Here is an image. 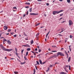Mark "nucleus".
Returning a JSON list of instances; mask_svg holds the SVG:
<instances>
[{"label":"nucleus","instance_id":"nucleus-33","mask_svg":"<svg viewBox=\"0 0 74 74\" xmlns=\"http://www.w3.org/2000/svg\"><path fill=\"white\" fill-rule=\"evenodd\" d=\"M65 53L66 55H68V54L67 53V52H66V51H65Z\"/></svg>","mask_w":74,"mask_h":74},{"label":"nucleus","instance_id":"nucleus-19","mask_svg":"<svg viewBox=\"0 0 74 74\" xmlns=\"http://www.w3.org/2000/svg\"><path fill=\"white\" fill-rule=\"evenodd\" d=\"M38 50H38L39 52H41V49H40L39 48H38Z\"/></svg>","mask_w":74,"mask_h":74},{"label":"nucleus","instance_id":"nucleus-35","mask_svg":"<svg viewBox=\"0 0 74 74\" xmlns=\"http://www.w3.org/2000/svg\"><path fill=\"white\" fill-rule=\"evenodd\" d=\"M51 52H57V51H52Z\"/></svg>","mask_w":74,"mask_h":74},{"label":"nucleus","instance_id":"nucleus-8","mask_svg":"<svg viewBox=\"0 0 74 74\" xmlns=\"http://www.w3.org/2000/svg\"><path fill=\"white\" fill-rule=\"evenodd\" d=\"M7 42H8L9 45H11V42L10 41V40L7 41Z\"/></svg>","mask_w":74,"mask_h":74},{"label":"nucleus","instance_id":"nucleus-42","mask_svg":"<svg viewBox=\"0 0 74 74\" xmlns=\"http://www.w3.org/2000/svg\"><path fill=\"white\" fill-rule=\"evenodd\" d=\"M50 32V31H49V32H48V33H47V34L46 35H47V36H48V34H49V33Z\"/></svg>","mask_w":74,"mask_h":74},{"label":"nucleus","instance_id":"nucleus-17","mask_svg":"<svg viewBox=\"0 0 74 74\" xmlns=\"http://www.w3.org/2000/svg\"><path fill=\"white\" fill-rule=\"evenodd\" d=\"M70 47H71V45L69 46V48L70 50V51L71 52V48H70Z\"/></svg>","mask_w":74,"mask_h":74},{"label":"nucleus","instance_id":"nucleus-54","mask_svg":"<svg viewBox=\"0 0 74 74\" xmlns=\"http://www.w3.org/2000/svg\"><path fill=\"white\" fill-rule=\"evenodd\" d=\"M16 52V53L15 54H16V55H18V54H19L17 53V52Z\"/></svg>","mask_w":74,"mask_h":74},{"label":"nucleus","instance_id":"nucleus-14","mask_svg":"<svg viewBox=\"0 0 74 74\" xmlns=\"http://www.w3.org/2000/svg\"><path fill=\"white\" fill-rule=\"evenodd\" d=\"M34 42L33 41V40H32L31 42V44H33Z\"/></svg>","mask_w":74,"mask_h":74},{"label":"nucleus","instance_id":"nucleus-57","mask_svg":"<svg viewBox=\"0 0 74 74\" xmlns=\"http://www.w3.org/2000/svg\"><path fill=\"white\" fill-rule=\"evenodd\" d=\"M33 53L34 55H36V54L34 52V53Z\"/></svg>","mask_w":74,"mask_h":74},{"label":"nucleus","instance_id":"nucleus-56","mask_svg":"<svg viewBox=\"0 0 74 74\" xmlns=\"http://www.w3.org/2000/svg\"><path fill=\"white\" fill-rule=\"evenodd\" d=\"M67 40H65V42L66 43V42H67Z\"/></svg>","mask_w":74,"mask_h":74},{"label":"nucleus","instance_id":"nucleus-29","mask_svg":"<svg viewBox=\"0 0 74 74\" xmlns=\"http://www.w3.org/2000/svg\"><path fill=\"white\" fill-rule=\"evenodd\" d=\"M67 1L68 3H70V0H67Z\"/></svg>","mask_w":74,"mask_h":74},{"label":"nucleus","instance_id":"nucleus-39","mask_svg":"<svg viewBox=\"0 0 74 74\" xmlns=\"http://www.w3.org/2000/svg\"><path fill=\"white\" fill-rule=\"evenodd\" d=\"M34 73H36V69H34Z\"/></svg>","mask_w":74,"mask_h":74},{"label":"nucleus","instance_id":"nucleus-47","mask_svg":"<svg viewBox=\"0 0 74 74\" xmlns=\"http://www.w3.org/2000/svg\"><path fill=\"white\" fill-rule=\"evenodd\" d=\"M36 37L37 38V39H38V36H36Z\"/></svg>","mask_w":74,"mask_h":74},{"label":"nucleus","instance_id":"nucleus-38","mask_svg":"<svg viewBox=\"0 0 74 74\" xmlns=\"http://www.w3.org/2000/svg\"><path fill=\"white\" fill-rule=\"evenodd\" d=\"M25 62H22V63H21V64H25Z\"/></svg>","mask_w":74,"mask_h":74},{"label":"nucleus","instance_id":"nucleus-23","mask_svg":"<svg viewBox=\"0 0 74 74\" xmlns=\"http://www.w3.org/2000/svg\"><path fill=\"white\" fill-rule=\"evenodd\" d=\"M73 36H71V35H70V38H73Z\"/></svg>","mask_w":74,"mask_h":74},{"label":"nucleus","instance_id":"nucleus-13","mask_svg":"<svg viewBox=\"0 0 74 74\" xmlns=\"http://www.w3.org/2000/svg\"><path fill=\"white\" fill-rule=\"evenodd\" d=\"M25 4H27V5H30V3H28V2L25 3Z\"/></svg>","mask_w":74,"mask_h":74},{"label":"nucleus","instance_id":"nucleus-27","mask_svg":"<svg viewBox=\"0 0 74 74\" xmlns=\"http://www.w3.org/2000/svg\"><path fill=\"white\" fill-rule=\"evenodd\" d=\"M5 41H7V40L4 39L3 40V42H5Z\"/></svg>","mask_w":74,"mask_h":74},{"label":"nucleus","instance_id":"nucleus-22","mask_svg":"<svg viewBox=\"0 0 74 74\" xmlns=\"http://www.w3.org/2000/svg\"><path fill=\"white\" fill-rule=\"evenodd\" d=\"M23 33L24 36H27L26 34H25V32H23Z\"/></svg>","mask_w":74,"mask_h":74},{"label":"nucleus","instance_id":"nucleus-6","mask_svg":"<svg viewBox=\"0 0 74 74\" xmlns=\"http://www.w3.org/2000/svg\"><path fill=\"white\" fill-rule=\"evenodd\" d=\"M58 55H56V54L54 55L53 56H52V57L50 58H56V57H58Z\"/></svg>","mask_w":74,"mask_h":74},{"label":"nucleus","instance_id":"nucleus-44","mask_svg":"<svg viewBox=\"0 0 74 74\" xmlns=\"http://www.w3.org/2000/svg\"><path fill=\"white\" fill-rule=\"evenodd\" d=\"M28 14H29V12L28 11H27V15Z\"/></svg>","mask_w":74,"mask_h":74},{"label":"nucleus","instance_id":"nucleus-10","mask_svg":"<svg viewBox=\"0 0 74 74\" xmlns=\"http://www.w3.org/2000/svg\"><path fill=\"white\" fill-rule=\"evenodd\" d=\"M7 29H8V27H7V26H4V30H7Z\"/></svg>","mask_w":74,"mask_h":74},{"label":"nucleus","instance_id":"nucleus-11","mask_svg":"<svg viewBox=\"0 0 74 74\" xmlns=\"http://www.w3.org/2000/svg\"><path fill=\"white\" fill-rule=\"evenodd\" d=\"M71 59V57H70L69 58H68V62H69L70 61V59Z\"/></svg>","mask_w":74,"mask_h":74},{"label":"nucleus","instance_id":"nucleus-26","mask_svg":"<svg viewBox=\"0 0 74 74\" xmlns=\"http://www.w3.org/2000/svg\"><path fill=\"white\" fill-rule=\"evenodd\" d=\"M36 63L37 64H38V65L40 64V63H39V62H38V61H36Z\"/></svg>","mask_w":74,"mask_h":74},{"label":"nucleus","instance_id":"nucleus-60","mask_svg":"<svg viewBox=\"0 0 74 74\" xmlns=\"http://www.w3.org/2000/svg\"><path fill=\"white\" fill-rule=\"evenodd\" d=\"M63 18L62 17L60 19V20H61V19H62Z\"/></svg>","mask_w":74,"mask_h":74},{"label":"nucleus","instance_id":"nucleus-25","mask_svg":"<svg viewBox=\"0 0 74 74\" xmlns=\"http://www.w3.org/2000/svg\"><path fill=\"white\" fill-rule=\"evenodd\" d=\"M48 70L46 71V72H48L49 71V68H48Z\"/></svg>","mask_w":74,"mask_h":74},{"label":"nucleus","instance_id":"nucleus-12","mask_svg":"<svg viewBox=\"0 0 74 74\" xmlns=\"http://www.w3.org/2000/svg\"><path fill=\"white\" fill-rule=\"evenodd\" d=\"M39 60L40 64H42V61H41V60L40 59H39Z\"/></svg>","mask_w":74,"mask_h":74},{"label":"nucleus","instance_id":"nucleus-45","mask_svg":"<svg viewBox=\"0 0 74 74\" xmlns=\"http://www.w3.org/2000/svg\"><path fill=\"white\" fill-rule=\"evenodd\" d=\"M65 70V71H66V73H68V71H67V69H66V70Z\"/></svg>","mask_w":74,"mask_h":74},{"label":"nucleus","instance_id":"nucleus-49","mask_svg":"<svg viewBox=\"0 0 74 74\" xmlns=\"http://www.w3.org/2000/svg\"><path fill=\"white\" fill-rule=\"evenodd\" d=\"M10 59H11V60H14V58H11Z\"/></svg>","mask_w":74,"mask_h":74},{"label":"nucleus","instance_id":"nucleus-62","mask_svg":"<svg viewBox=\"0 0 74 74\" xmlns=\"http://www.w3.org/2000/svg\"><path fill=\"white\" fill-rule=\"evenodd\" d=\"M54 71H55V72H56L57 71L55 69H54Z\"/></svg>","mask_w":74,"mask_h":74},{"label":"nucleus","instance_id":"nucleus-2","mask_svg":"<svg viewBox=\"0 0 74 74\" xmlns=\"http://www.w3.org/2000/svg\"><path fill=\"white\" fill-rule=\"evenodd\" d=\"M63 10H61L58 12V11H53V15H55V14H59V13L62 12H63Z\"/></svg>","mask_w":74,"mask_h":74},{"label":"nucleus","instance_id":"nucleus-46","mask_svg":"<svg viewBox=\"0 0 74 74\" xmlns=\"http://www.w3.org/2000/svg\"><path fill=\"white\" fill-rule=\"evenodd\" d=\"M38 1H42V0H37Z\"/></svg>","mask_w":74,"mask_h":74},{"label":"nucleus","instance_id":"nucleus-1","mask_svg":"<svg viewBox=\"0 0 74 74\" xmlns=\"http://www.w3.org/2000/svg\"><path fill=\"white\" fill-rule=\"evenodd\" d=\"M0 47L3 50L5 51H8V52H10V51H13L12 49H7L5 48L4 46L2 44L0 45Z\"/></svg>","mask_w":74,"mask_h":74},{"label":"nucleus","instance_id":"nucleus-58","mask_svg":"<svg viewBox=\"0 0 74 74\" xmlns=\"http://www.w3.org/2000/svg\"><path fill=\"white\" fill-rule=\"evenodd\" d=\"M52 47H56V46H52Z\"/></svg>","mask_w":74,"mask_h":74},{"label":"nucleus","instance_id":"nucleus-3","mask_svg":"<svg viewBox=\"0 0 74 74\" xmlns=\"http://www.w3.org/2000/svg\"><path fill=\"white\" fill-rule=\"evenodd\" d=\"M57 55H58V56H59V55H60V56H64V54L61 52H58L57 53Z\"/></svg>","mask_w":74,"mask_h":74},{"label":"nucleus","instance_id":"nucleus-53","mask_svg":"<svg viewBox=\"0 0 74 74\" xmlns=\"http://www.w3.org/2000/svg\"><path fill=\"white\" fill-rule=\"evenodd\" d=\"M35 51H37V48L35 49Z\"/></svg>","mask_w":74,"mask_h":74},{"label":"nucleus","instance_id":"nucleus-32","mask_svg":"<svg viewBox=\"0 0 74 74\" xmlns=\"http://www.w3.org/2000/svg\"><path fill=\"white\" fill-rule=\"evenodd\" d=\"M63 14L62 13L60 15V16H63Z\"/></svg>","mask_w":74,"mask_h":74},{"label":"nucleus","instance_id":"nucleus-37","mask_svg":"<svg viewBox=\"0 0 74 74\" xmlns=\"http://www.w3.org/2000/svg\"><path fill=\"white\" fill-rule=\"evenodd\" d=\"M49 67H53V65H50Z\"/></svg>","mask_w":74,"mask_h":74},{"label":"nucleus","instance_id":"nucleus-30","mask_svg":"<svg viewBox=\"0 0 74 74\" xmlns=\"http://www.w3.org/2000/svg\"><path fill=\"white\" fill-rule=\"evenodd\" d=\"M40 34L39 33H38L36 35V36H38V35Z\"/></svg>","mask_w":74,"mask_h":74},{"label":"nucleus","instance_id":"nucleus-16","mask_svg":"<svg viewBox=\"0 0 74 74\" xmlns=\"http://www.w3.org/2000/svg\"><path fill=\"white\" fill-rule=\"evenodd\" d=\"M39 24H40V23L36 24L35 25V26H38V25H39Z\"/></svg>","mask_w":74,"mask_h":74},{"label":"nucleus","instance_id":"nucleus-7","mask_svg":"<svg viewBox=\"0 0 74 74\" xmlns=\"http://www.w3.org/2000/svg\"><path fill=\"white\" fill-rule=\"evenodd\" d=\"M38 14H36L34 13H31L30 14V15H38Z\"/></svg>","mask_w":74,"mask_h":74},{"label":"nucleus","instance_id":"nucleus-34","mask_svg":"<svg viewBox=\"0 0 74 74\" xmlns=\"http://www.w3.org/2000/svg\"><path fill=\"white\" fill-rule=\"evenodd\" d=\"M28 51L26 53V56H27V55H28Z\"/></svg>","mask_w":74,"mask_h":74},{"label":"nucleus","instance_id":"nucleus-24","mask_svg":"<svg viewBox=\"0 0 74 74\" xmlns=\"http://www.w3.org/2000/svg\"><path fill=\"white\" fill-rule=\"evenodd\" d=\"M69 70H71V67L69 65Z\"/></svg>","mask_w":74,"mask_h":74},{"label":"nucleus","instance_id":"nucleus-61","mask_svg":"<svg viewBox=\"0 0 74 74\" xmlns=\"http://www.w3.org/2000/svg\"><path fill=\"white\" fill-rule=\"evenodd\" d=\"M25 15H26V14H25L23 16V17H25Z\"/></svg>","mask_w":74,"mask_h":74},{"label":"nucleus","instance_id":"nucleus-4","mask_svg":"<svg viewBox=\"0 0 74 74\" xmlns=\"http://www.w3.org/2000/svg\"><path fill=\"white\" fill-rule=\"evenodd\" d=\"M73 24V23L72 21L71 20H69V26H71V25H72Z\"/></svg>","mask_w":74,"mask_h":74},{"label":"nucleus","instance_id":"nucleus-20","mask_svg":"<svg viewBox=\"0 0 74 74\" xmlns=\"http://www.w3.org/2000/svg\"><path fill=\"white\" fill-rule=\"evenodd\" d=\"M14 73L15 74H18V72L16 71H14Z\"/></svg>","mask_w":74,"mask_h":74},{"label":"nucleus","instance_id":"nucleus-55","mask_svg":"<svg viewBox=\"0 0 74 74\" xmlns=\"http://www.w3.org/2000/svg\"><path fill=\"white\" fill-rule=\"evenodd\" d=\"M25 8H29V6H26L25 7Z\"/></svg>","mask_w":74,"mask_h":74},{"label":"nucleus","instance_id":"nucleus-18","mask_svg":"<svg viewBox=\"0 0 74 74\" xmlns=\"http://www.w3.org/2000/svg\"><path fill=\"white\" fill-rule=\"evenodd\" d=\"M32 8H31L30 9H29V12H32Z\"/></svg>","mask_w":74,"mask_h":74},{"label":"nucleus","instance_id":"nucleus-51","mask_svg":"<svg viewBox=\"0 0 74 74\" xmlns=\"http://www.w3.org/2000/svg\"><path fill=\"white\" fill-rule=\"evenodd\" d=\"M46 5H47L48 6V5H49V3H46Z\"/></svg>","mask_w":74,"mask_h":74},{"label":"nucleus","instance_id":"nucleus-43","mask_svg":"<svg viewBox=\"0 0 74 74\" xmlns=\"http://www.w3.org/2000/svg\"><path fill=\"white\" fill-rule=\"evenodd\" d=\"M13 8L14 9H17L16 7H13Z\"/></svg>","mask_w":74,"mask_h":74},{"label":"nucleus","instance_id":"nucleus-41","mask_svg":"<svg viewBox=\"0 0 74 74\" xmlns=\"http://www.w3.org/2000/svg\"><path fill=\"white\" fill-rule=\"evenodd\" d=\"M46 62H43L42 64H45V63Z\"/></svg>","mask_w":74,"mask_h":74},{"label":"nucleus","instance_id":"nucleus-28","mask_svg":"<svg viewBox=\"0 0 74 74\" xmlns=\"http://www.w3.org/2000/svg\"><path fill=\"white\" fill-rule=\"evenodd\" d=\"M11 29H9L8 30V32H11Z\"/></svg>","mask_w":74,"mask_h":74},{"label":"nucleus","instance_id":"nucleus-59","mask_svg":"<svg viewBox=\"0 0 74 74\" xmlns=\"http://www.w3.org/2000/svg\"><path fill=\"white\" fill-rule=\"evenodd\" d=\"M64 70H66V67L64 68Z\"/></svg>","mask_w":74,"mask_h":74},{"label":"nucleus","instance_id":"nucleus-40","mask_svg":"<svg viewBox=\"0 0 74 74\" xmlns=\"http://www.w3.org/2000/svg\"><path fill=\"white\" fill-rule=\"evenodd\" d=\"M14 37H16V35L15 34L14 35Z\"/></svg>","mask_w":74,"mask_h":74},{"label":"nucleus","instance_id":"nucleus-36","mask_svg":"<svg viewBox=\"0 0 74 74\" xmlns=\"http://www.w3.org/2000/svg\"><path fill=\"white\" fill-rule=\"evenodd\" d=\"M15 50L16 51V52H17V48L15 47Z\"/></svg>","mask_w":74,"mask_h":74},{"label":"nucleus","instance_id":"nucleus-63","mask_svg":"<svg viewBox=\"0 0 74 74\" xmlns=\"http://www.w3.org/2000/svg\"><path fill=\"white\" fill-rule=\"evenodd\" d=\"M44 16H47V15H46V14H45Z\"/></svg>","mask_w":74,"mask_h":74},{"label":"nucleus","instance_id":"nucleus-21","mask_svg":"<svg viewBox=\"0 0 74 74\" xmlns=\"http://www.w3.org/2000/svg\"><path fill=\"white\" fill-rule=\"evenodd\" d=\"M24 59H25V60H27V58H26V57L25 56H24Z\"/></svg>","mask_w":74,"mask_h":74},{"label":"nucleus","instance_id":"nucleus-48","mask_svg":"<svg viewBox=\"0 0 74 74\" xmlns=\"http://www.w3.org/2000/svg\"><path fill=\"white\" fill-rule=\"evenodd\" d=\"M35 68H36V70H37L38 69H37V66H35Z\"/></svg>","mask_w":74,"mask_h":74},{"label":"nucleus","instance_id":"nucleus-15","mask_svg":"<svg viewBox=\"0 0 74 74\" xmlns=\"http://www.w3.org/2000/svg\"><path fill=\"white\" fill-rule=\"evenodd\" d=\"M30 49H31L30 48H28L27 49V51H30Z\"/></svg>","mask_w":74,"mask_h":74},{"label":"nucleus","instance_id":"nucleus-50","mask_svg":"<svg viewBox=\"0 0 74 74\" xmlns=\"http://www.w3.org/2000/svg\"><path fill=\"white\" fill-rule=\"evenodd\" d=\"M58 35L60 36H62V35H61V34H59Z\"/></svg>","mask_w":74,"mask_h":74},{"label":"nucleus","instance_id":"nucleus-52","mask_svg":"<svg viewBox=\"0 0 74 74\" xmlns=\"http://www.w3.org/2000/svg\"><path fill=\"white\" fill-rule=\"evenodd\" d=\"M66 22V21H64L62 22V23H64V22Z\"/></svg>","mask_w":74,"mask_h":74},{"label":"nucleus","instance_id":"nucleus-31","mask_svg":"<svg viewBox=\"0 0 74 74\" xmlns=\"http://www.w3.org/2000/svg\"><path fill=\"white\" fill-rule=\"evenodd\" d=\"M23 51H24V49H23L21 51V53L22 54L23 53Z\"/></svg>","mask_w":74,"mask_h":74},{"label":"nucleus","instance_id":"nucleus-5","mask_svg":"<svg viewBox=\"0 0 74 74\" xmlns=\"http://www.w3.org/2000/svg\"><path fill=\"white\" fill-rule=\"evenodd\" d=\"M22 47H29L30 45L28 44H26L25 45H23L22 46Z\"/></svg>","mask_w":74,"mask_h":74},{"label":"nucleus","instance_id":"nucleus-9","mask_svg":"<svg viewBox=\"0 0 74 74\" xmlns=\"http://www.w3.org/2000/svg\"><path fill=\"white\" fill-rule=\"evenodd\" d=\"M60 74H67L66 73L64 72H62L60 73Z\"/></svg>","mask_w":74,"mask_h":74},{"label":"nucleus","instance_id":"nucleus-64","mask_svg":"<svg viewBox=\"0 0 74 74\" xmlns=\"http://www.w3.org/2000/svg\"><path fill=\"white\" fill-rule=\"evenodd\" d=\"M48 50H49V51H51V50L50 48H49L48 49Z\"/></svg>","mask_w":74,"mask_h":74}]
</instances>
